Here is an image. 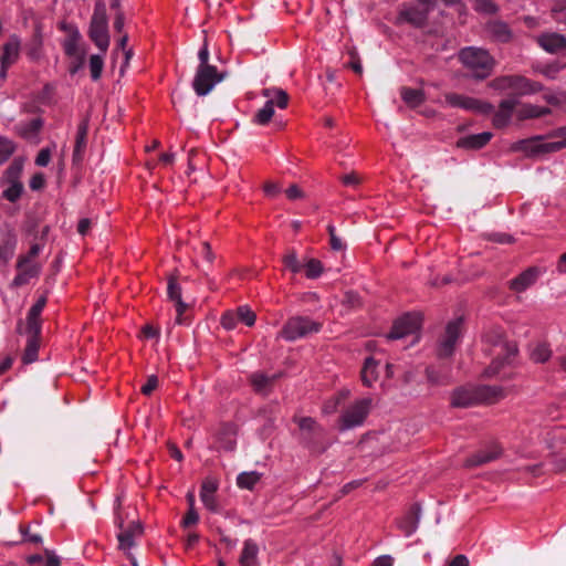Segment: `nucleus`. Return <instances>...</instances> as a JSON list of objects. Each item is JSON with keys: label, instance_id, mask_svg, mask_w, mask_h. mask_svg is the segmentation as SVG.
Segmentation results:
<instances>
[{"label": "nucleus", "instance_id": "nucleus-1", "mask_svg": "<svg viewBox=\"0 0 566 566\" xmlns=\"http://www.w3.org/2000/svg\"><path fill=\"white\" fill-rule=\"evenodd\" d=\"M503 397V390L496 386H461L451 394V406L469 408L478 403H492Z\"/></svg>", "mask_w": 566, "mask_h": 566}, {"label": "nucleus", "instance_id": "nucleus-2", "mask_svg": "<svg viewBox=\"0 0 566 566\" xmlns=\"http://www.w3.org/2000/svg\"><path fill=\"white\" fill-rule=\"evenodd\" d=\"M490 87L499 92L510 91L507 98H520L541 92L544 87L539 82L532 81L523 75H502L490 82Z\"/></svg>", "mask_w": 566, "mask_h": 566}, {"label": "nucleus", "instance_id": "nucleus-3", "mask_svg": "<svg viewBox=\"0 0 566 566\" xmlns=\"http://www.w3.org/2000/svg\"><path fill=\"white\" fill-rule=\"evenodd\" d=\"M459 59L463 65L471 71V74L476 80H484L489 77L495 66V60L484 49L469 46L464 48L459 53Z\"/></svg>", "mask_w": 566, "mask_h": 566}, {"label": "nucleus", "instance_id": "nucleus-4", "mask_svg": "<svg viewBox=\"0 0 566 566\" xmlns=\"http://www.w3.org/2000/svg\"><path fill=\"white\" fill-rule=\"evenodd\" d=\"M432 8L431 0H405L399 7L397 22L408 23L417 29L423 28Z\"/></svg>", "mask_w": 566, "mask_h": 566}, {"label": "nucleus", "instance_id": "nucleus-5", "mask_svg": "<svg viewBox=\"0 0 566 566\" xmlns=\"http://www.w3.org/2000/svg\"><path fill=\"white\" fill-rule=\"evenodd\" d=\"M322 324L305 316H295L287 319L280 332L282 338L294 342L311 334L318 333Z\"/></svg>", "mask_w": 566, "mask_h": 566}, {"label": "nucleus", "instance_id": "nucleus-6", "mask_svg": "<svg viewBox=\"0 0 566 566\" xmlns=\"http://www.w3.org/2000/svg\"><path fill=\"white\" fill-rule=\"evenodd\" d=\"M88 35L102 52L107 51L109 45L108 18L104 4H96L91 19Z\"/></svg>", "mask_w": 566, "mask_h": 566}, {"label": "nucleus", "instance_id": "nucleus-7", "mask_svg": "<svg viewBox=\"0 0 566 566\" xmlns=\"http://www.w3.org/2000/svg\"><path fill=\"white\" fill-rule=\"evenodd\" d=\"M373 400L361 398L349 405L339 418V430L345 431L364 424L371 409Z\"/></svg>", "mask_w": 566, "mask_h": 566}, {"label": "nucleus", "instance_id": "nucleus-8", "mask_svg": "<svg viewBox=\"0 0 566 566\" xmlns=\"http://www.w3.org/2000/svg\"><path fill=\"white\" fill-rule=\"evenodd\" d=\"M492 342L494 346L495 358L485 370V374L489 377L496 375L501 367L505 364H509L517 353L516 344L504 339L503 334L500 332L495 333L494 340Z\"/></svg>", "mask_w": 566, "mask_h": 566}, {"label": "nucleus", "instance_id": "nucleus-9", "mask_svg": "<svg viewBox=\"0 0 566 566\" xmlns=\"http://www.w3.org/2000/svg\"><path fill=\"white\" fill-rule=\"evenodd\" d=\"M463 332V318L458 317L450 321L441 335L439 345L437 348V355L439 358L444 359L453 355L455 346L458 345Z\"/></svg>", "mask_w": 566, "mask_h": 566}, {"label": "nucleus", "instance_id": "nucleus-10", "mask_svg": "<svg viewBox=\"0 0 566 566\" xmlns=\"http://www.w3.org/2000/svg\"><path fill=\"white\" fill-rule=\"evenodd\" d=\"M223 78L224 74L218 72L214 65L198 66L192 81V88L198 96H205Z\"/></svg>", "mask_w": 566, "mask_h": 566}, {"label": "nucleus", "instance_id": "nucleus-11", "mask_svg": "<svg viewBox=\"0 0 566 566\" xmlns=\"http://www.w3.org/2000/svg\"><path fill=\"white\" fill-rule=\"evenodd\" d=\"M446 101L452 107L463 108L482 115H489L493 112L491 103L457 93L447 94Z\"/></svg>", "mask_w": 566, "mask_h": 566}, {"label": "nucleus", "instance_id": "nucleus-12", "mask_svg": "<svg viewBox=\"0 0 566 566\" xmlns=\"http://www.w3.org/2000/svg\"><path fill=\"white\" fill-rule=\"evenodd\" d=\"M421 324V316L417 313H407L395 321L390 333L389 339H400L407 335H412L418 332Z\"/></svg>", "mask_w": 566, "mask_h": 566}, {"label": "nucleus", "instance_id": "nucleus-13", "mask_svg": "<svg viewBox=\"0 0 566 566\" xmlns=\"http://www.w3.org/2000/svg\"><path fill=\"white\" fill-rule=\"evenodd\" d=\"M297 424L303 431V441L314 451H324L325 448L317 442L324 437L325 430L311 417L300 418Z\"/></svg>", "mask_w": 566, "mask_h": 566}, {"label": "nucleus", "instance_id": "nucleus-14", "mask_svg": "<svg viewBox=\"0 0 566 566\" xmlns=\"http://www.w3.org/2000/svg\"><path fill=\"white\" fill-rule=\"evenodd\" d=\"M17 275L14 276L11 286L20 287L29 283L30 279L36 277L40 274L41 265L35 262L27 261L25 259H18Z\"/></svg>", "mask_w": 566, "mask_h": 566}, {"label": "nucleus", "instance_id": "nucleus-15", "mask_svg": "<svg viewBox=\"0 0 566 566\" xmlns=\"http://www.w3.org/2000/svg\"><path fill=\"white\" fill-rule=\"evenodd\" d=\"M218 481L213 478H206L200 488V500L210 512L218 513L220 507L216 499L218 491Z\"/></svg>", "mask_w": 566, "mask_h": 566}, {"label": "nucleus", "instance_id": "nucleus-16", "mask_svg": "<svg viewBox=\"0 0 566 566\" xmlns=\"http://www.w3.org/2000/svg\"><path fill=\"white\" fill-rule=\"evenodd\" d=\"M520 105L516 98L501 101L499 109H493V125L495 128H503L509 125L515 108Z\"/></svg>", "mask_w": 566, "mask_h": 566}, {"label": "nucleus", "instance_id": "nucleus-17", "mask_svg": "<svg viewBox=\"0 0 566 566\" xmlns=\"http://www.w3.org/2000/svg\"><path fill=\"white\" fill-rule=\"evenodd\" d=\"M502 448L497 443H492L485 450H480L465 460L467 468H474L486 464L500 458Z\"/></svg>", "mask_w": 566, "mask_h": 566}, {"label": "nucleus", "instance_id": "nucleus-18", "mask_svg": "<svg viewBox=\"0 0 566 566\" xmlns=\"http://www.w3.org/2000/svg\"><path fill=\"white\" fill-rule=\"evenodd\" d=\"M87 135H88V118H83L78 126L75 136V145L73 150L72 160L74 165H80L83 161L84 154L87 146Z\"/></svg>", "mask_w": 566, "mask_h": 566}, {"label": "nucleus", "instance_id": "nucleus-19", "mask_svg": "<svg viewBox=\"0 0 566 566\" xmlns=\"http://www.w3.org/2000/svg\"><path fill=\"white\" fill-rule=\"evenodd\" d=\"M538 45L551 54L566 50V38L556 32L543 33L537 38Z\"/></svg>", "mask_w": 566, "mask_h": 566}, {"label": "nucleus", "instance_id": "nucleus-20", "mask_svg": "<svg viewBox=\"0 0 566 566\" xmlns=\"http://www.w3.org/2000/svg\"><path fill=\"white\" fill-rule=\"evenodd\" d=\"M545 142L542 136H536L528 139H522L511 146L512 151H521L527 156H535L539 154H547L544 151Z\"/></svg>", "mask_w": 566, "mask_h": 566}, {"label": "nucleus", "instance_id": "nucleus-21", "mask_svg": "<svg viewBox=\"0 0 566 566\" xmlns=\"http://www.w3.org/2000/svg\"><path fill=\"white\" fill-rule=\"evenodd\" d=\"M143 527L139 523L132 522L126 528L117 534L118 547L122 551H128L135 545V538L142 536Z\"/></svg>", "mask_w": 566, "mask_h": 566}, {"label": "nucleus", "instance_id": "nucleus-22", "mask_svg": "<svg viewBox=\"0 0 566 566\" xmlns=\"http://www.w3.org/2000/svg\"><path fill=\"white\" fill-rule=\"evenodd\" d=\"M539 270L535 266L523 271L518 276L510 281V289L516 293L524 292L538 279Z\"/></svg>", "mask_w": 566, "mask_h": 566}, {"label": "nucleus", "instance_id": "nucleus-23", "mask_svg": "<svg viewBox=\"0 0 566 566\" xmlns=\"http://www.w3.org/2000/svg\"><path fill=\"white\" fill-rule=\"evenodd\" d=\"M279 378V375L268 376L263 373H253L250 375V384L253 387V390L259 394L266 396L272 391L274 382Z\"/></svg>", "mask_w": 566, "mask_h": 566}, {"label": "nucleus", "instance_id": "nucleus-24", "mask_svg": "<svg viewBox=\"0 0 566 566\" xmlns=\"http://www.w3.org/2000/svg\"><path fill=\"white\" fill-rule=\"evenodd\" d=\"M237 426L231 422L222 423L218 430L217 438L222 448L226 451H233L237 444Z\"/></svg>", "mask_w": 566, "mask_h": 566}, {"label": "nucleus", "instance_id": "nucleus-25", "mask_svg": "<svg viewBox=\"0 0 566 566\" xmlns=\"http://www.w3.org/2000/svg\"><path fill=\"white\" fill-rule=\"evenodd\" d=\"M20 55V40L18 36L12 35L3 45L0 64L4 67H11L19 59Z\"/></svg>", "mask_w": 566, "mask_h": 566}, {"label": "nucleus", "instance_id": "nucleus-26", "mask_svg": "<svg viewBox=\"0 0 566 566\" xmlns=\"http://www.w3.org/2000/svg\"><path fill=\"white\" fill-rule=\"evenodd\" d=\"M46 305V296L42 295L32 305L27 315V331H33L34 333H41V313Z\"/></svg>", "mask_w": 566, "mask_h": 566}, {"label": "nucleus", "instance_id": "nucleus-27", "mask_svg": "<svg viewBox=\"0 0 566 566\" xmlns=\"http://www.w3.org/2000/svg\"><path fill=\"white\" fill-rule=\"evenodd\" d=\"M27 333L28 340L22 355V361L23 364H32L38 359L41 333H34L33 331H27Z\"/></svg>", "mask_w": 566, "mask_h": 566}, {"label": "nucleus", "instance_id": "nucleus-28", "mask_svg": "<svg viewBox=\"0 0 566 566\" xmlns=\"http://www.w3.org/2000/svg\"><path fill=\"white\" fill-rule=\"evenodd\" d=\"M420 511L419 504L416 503L400 521L399 526L405 532L406 536H410L417 531L420 521Z\"/></svg>", "mask_w": 566, "mask_h": 566}, {"label": "nucleus", "instance_id": "nucleus-29", "mask_svg": "<svg viewBox=\"0 0 566 566\" xmlns=\"http://www.w3.org/2000/svg\"><path fill=\"white\" fill-rule=\"evenodd\" d=\"M43 127V120L38 117L29 122H21L15 126V130L20 137L31 140L38 136Z\"/></svg>", "mask_w": 566, "mask_h": 566}, {"label": "nucleus", "instance_id": "nucleus-30", "mask_svg": "<svg viewBox=\"0 0 566 566\" xmlns=\"http://www.w3.org/2000/svg\"><path fill=\"white\" fill-rule=\"evenodd\" d=\"M488 32L490 36L500 43H507L512 39V31L510 27L503 21H492L488 24Z\"/></svg>", "mask_w": 566, "mask_h": 566}, {"label": "nucleus", "instance_id": "nucleus-31", "mask_svg": "<svg viewBox=\"0 0 566 566\" xmlns=\"http://www.w3.org/2000/svg\"><path fill=\"white\" fill-rule=\"evenodd\" d=\"M492 138V133L490 132H483L480 134H473L465 136L463 138H460L458 140V146L461 148H469V149H480L484 147Z\"/></svg>", "mask_w": 566, "mask_h": 566}, {"label": "nucleus", "instance_id": "nucleus-32", "mask_svg": "<svg viewBox=\"0 0 566 566\" xmlns=\"http://www.w3.org/2000/svg\"><path fill=\"white\" fill-rule=\"evenodd\" d=\"M259 546L252 539L244 541L243 549L240 555L241 566H255L258 563Z\"/></svg>", "mask_w": 566, "mask_h": 566}, {"label": "nucleus", "instance_id": "nucleus-33", "mask_svg": "<svg viewBox=\"0 0 566 566\" xmlns=\"http://www.w3.org/2000/svg\"><path fill=\"white\" fill-rule=\"evenodd\" d=\"M378 361L373 357L366 358L363 369H361V381L366 387H371V385L377 380Z\"/></svg>", "mask_w": 566, "mask_h": 566}, {"label": "nucleus", "instance_id": "nucleus-34", "mask_svg": "<svg viewBox=\"0 0 566 566\" xmlns=\"http://www.w3.org/2000/svg\"><path fill=\"white\" fill-rule=\"evenodd\" d=\"M400 95L402 101L409 107H418L424 102V94L421 90L411 88V87H402L400 91Z\"/></svg>", "mask_w": 566, "mask_h": 566}, {"label": "nucleus", "instance_id": "nucleus-35", "mask_svg": "<svg viewBox=\"0 0 566 566\" xmlns=\"http://www.w3.org/2000/svg\"><path fill=\"white\" fill-rule=\"evenodd\" d=\"M24 160L14 158L3 174V182H21L20 177L23 170Z\"/></svg>", "mask_w": 566, "mask_h": 566}, {"label": "nucleus", "instance_id": "nucleus-36", "mask_svg": "<svg viewBox=\"0 0 566 566\" xmlns=\"http://www.w3.org/2000/svg\"><path fill=\"white\" fill-rule=\"evenodd\" d=\"M553 138L558 140L545 142L544 151L556 153L566 147V127H560L552 134Z\"/></svg>", "mask_w": 566, "mask_h": 566}, {"label": "nucleus", "instance_id": "nucleus-37", "mask_svg": "<svg viewBox=\"0 0 566 566\" xmlns=\"http://www.w3.org/2000/svg\"><path fill=\"white\" fill-rule=\"evenodd\" d=\"M261 480V474L256 471L242 472L237 476V485L240 489L252 491Z\"/></svg>", "mask_w": 566, "mask_h": 566}, {"label": "nucleus", "instance_id": "nucleus-38", "mask_svg": "<svg viewBox=\"0 0 566 566\" xmlns=\"http://www.w3.org/2000/svg\"><path fill=\"white\" fill-rule=\"evenodd\" d=\"M263 96L269 99H273L280 108H285L289 103V95L282 88H264L262 92Z\"/></svg>", "mask_w": 566, "mask_h": 566}, {"label": "nucleus", "instance_id": "nucleus-39", "mask_svg": "<svg viewBox=\"0 0 566 566\" xmlns=\"http://www.w3.org/2000/svg\"><path fill=\"white\" fill-rule=\"evenodd\" d=\"M426 377L431 386H447L451 382L448 375L441 374L432 366L426 368Z\"/></svg>", "mask_w": 566, "mask_h": 566}, {"label": "nucleus", "instance_id": "nucleus-40", "mask_svg": "<svg viewBox=\"0 0 566 566\" xmlns=\"http://www.w3.org/2000/svg\"><path fill=\"white\" fill-rule=\"evenodd\" d=\"M274 115V101L269 99L265 105L259 109L253 118V122L259 125H266Z\"/></svg>", "mask_w": 566, "mask_h": 566}, {"label": "nucleus", "instance_id": "nucleus-41", "mask_svg": "<svg viewBox=\"0 0 566 566\" xmlns=\"http://www.w3.org/2000/svg\"><path fill=\"white\" fill-rule=\"evenodd\" d=\"M9 186L2 192V197L10 201L17 202L24 191L22 182H7Z\"/></svg>", "mask_w": 566, "mask_h": 566}, {"label": "nucleus", "instance_id": "nucleus-42", "mask_svg": "<svg viewBox=\"0 0 566 566\" xmlns=\"http://www.w3.org/2000/svg\"><path fill=\"white\" fill-rule=\"evenodd\" d=\"M17 245V240L12 237H8L0 244V263H7L13 256Z\"/></svg>", "mask_w": 566, "mask_h": 566}, {"label": "nucleus", "instance_id": "nucleus-43", "mask_svg": "<svg viewBox=\"0 0 566 566\" xmlns=\"http://www.w3.org/2000/svg\"><path fill=\"white\" fill-rule=\"evenodd\" d=\"M303 269L306 277L311 280L317 279L323 272V265L317 259H308L306 263L303 264Z\"/></svg>", "mask_w": 566, "mask_h": 566}, {"label": "nucleus", "instance_id": "nucleus-44", "mask_svg": "<svg viewBox=\"0 0 566 566\" xmlns=\"http://www.w3.org/2000/svg\"><path fill=\"white\" fill-rule=\"evenodd\" d=\"M14 150V143L8 139L7 137L0 136V165L6 163L10 158Z\"/></svg>", "mask_w": 566, "mask_h": 566}, {"label": "nucleus", "instance_id": "nucleus-45", "mask_svg": "<svg viewBox=\"0 0 566 566\" xmlns=\"http://www.w3.org/2000/svg\"><path fill=\"white\" fill-rule=\"evenodd\" d=\"M565 67L558 62L548 63L536 67V71L547 78L554 80L560 70Z\"/></svg>", "mask_w": 566, "mask_h": 566}, {"label": "nucleus", "instance_id": "nucleus-46", "mask_svg": "<svg viewBox=\"0 0 566 566\" xmlns=\"http://www.w3.org/2000/svg\"><path fill=\"white\" fill-rule=\"evenodd\" d=\"M104 67V61L101 55L93 54L90 57V71L93 81L99 80Z\"/></svg>", "mask_w": 566, "mask_h": 566}, {"label": "nucleus", "instance_id": "nucleus-47", "mask_svg": "<svg viewBox=\"0 0 566 566\" xmlns=\"http://www.w3.org/2000/svg\"><path fill=\"white\" fill-rule=\"evenodd\" d=\"M238 315V322L245 324L247 326H253L255 323V313L251 311L249 306H239L235 311Z\"/></svg>", "mask_w": 566, "mask_h": 566}, {"label": "nucleus", "instance_id": "nucleus-48", "mask_svg": "<svg viewBox=\"0 0 566 566\" xmlns=\"http://www.w3.org/2000/svg\"><path fill=\"white\" fill-rule=\"evenodd\" d=\"M283 263L284 266L293 273H298L303 269V263L298 261L295 251H291L284 255Z\"/></svg>", "mask_w": 566, "mask_h": 566}, {"label": "nucleus", "instance_id": "nucleus-49", "mask_svg": "<svg viewBox=\"0 0 566 566\" xmlns=\"http://www.w3.org/2000/svg\"><path fill=\"white\" fill-rule=\"evenodd\" d=\"M347 53L349 55V61L345 64L346 67L353 70L356 74L361 75L363 65L356 49H349Z\"/></svg>", "mask_w": 566, "mask_h": 566}, {"label": "nucleus", "instance_id": "nucleus-50", "mask_svg": "<svg viewBox=\"0 0 566 566\" xmlns=\"http://www.w3.org/2000/svg\"><path fill=\"white\" fill-rule=\"evenodd\" d=\"M327 232L329 234L331 248L335 251H342L345 249L343 240L336 234V229L333 224L327 226Z\"/></svg>", "mask_w": 566, "mask_h": 566}, {"label": "nucleus", "instance_id": "nucleus-51", "mask_svg": "<svg viewBox=\"0 0 566 566\" xmlns=\"http://www.w3.org/2000/svg\"><path fill=\"white\" fill-rule=\"evenodd\" d=\"M349 392L346 390V391H340L336 397L335 399L333 400H329L327 401L324 407H323V411L325 413H332L334 411H336L337 409V406L343 401L345 400L347 397H348Z\"/></svg>", "mask_w": 566, "mask_h": 566}, {"label": "nucleus", "instance_id": "nucleus-52", "mask_svg": "<svg viewBox=\"0 0 566 566\" xmlns=\"http://www.w3.org/2000/svg\"><path fill=\"white\" fill-rule=\"evenodd\" d=\"M167 294L171 301L181 297V286L175 276H170L168 280Z\"/></svg>", "mask_w": 566, "mask_h": 566}, {"label": "nucleus", "instance_id": "nucleus-53", "mask_svg": "<svg viewBox=\"0 0 566 566\" xmlns=\"http://www.w3.org/2000/svg\"><path fill=\"white\" fill-rule=\"evenodd\" d=\"M20 533L22 535V542L32 544L42 543V536L31 533L29 525H20Z\"/></svg>", "mask_w": 566, "mask_h": 566}, {"label": "nucleus", "instance_id": "nucleus-54", "mask_svg": "<svg viewBox=\"0 0 566 566\" xmlns=\"http://www.w3.org/2000/svg\"><path fill=\"white\" fill-rule=\"evenodd\" d=\"M520 119L538 118L537 106L532 104H524L517 111Z\"/></svg>", "mask_w": 566, "mask_h": 566}, {"label": "nucleus", "instance_id": "nucleus-55", "mask_svg": "<svg viewBox=\"0 0 566 566\" xmlns=\"http://www.w3.org/2000/svg\"><path fill=\"white\" fill-rule=\"evenodd\" d=\"M238 323V315L235 312L228 311L221 316V325L228 331L235 328Z\"/></svg>", "mask_w": 566, "mask_h": 566}, {"label": "nucleus", "instance_id": "nucleus-56", "mask_svg": "<svg viewBox=\"0 0 566 566\" xmlns=\"http://www.w3.org/2000/svg\"><path fill=\"white\" fill-rule=\"evenodd\" d=\"M551 357V350L546 345H538L532 353V358L537 363H545Z\"/></svg>", "mask_w": 566, "mask_h": 566}, {"label": "nucleus", "instance_id": "nucleus-57", "mask_svg": "<svg viewBox=\"0 0 566 566\" xmlns=\"http://www.w3.org/2000/svg\"><path fill=\"white\" fill-rule=\"evenodd\" d=\"M198 521H199V515H198L196 509H189L181 521V526L184 528H189V527L196 525L198 523Z\"/></svg>", "mask_w": 566, "mask_h": 566}, {"label": "nucleus", "instance_id": "nucleus-58", "mask_svg": "<svg viewBox=\"0 0 566 566\" xmlns=\"http://www.w3.org/2000/svg\"><path fill=\"white\" fill-rule=\"evenodd\" d=\"M158 387V377L150 375L146 382L142 386L140 391L145 396L151 395V392Z\"/></svg>", "mask_w": 566, "mask_h": 566}, {"label": "nucleus", "instance_id": "nucleus-59", "mask_svg": "<svg viewBox=\"0 0 566 566\" xmlns=\"http://www.w3.org/2000/svg\"><path fill=\"white\" fill-rule=\"evenodd\" d=\"M489 240L500 244H512L515 241L511 234L501 232L489 234Z\"/></svg>", "mask_w": 566, "mask_h": 566}, {"label": "nucleus", "instance_id": "nucleus-60", "mask_svg": "<svg viewBox=\"0 0 566 566\" xmlns=\"http://www.w3.org/2000/svg\"><path fill=\"white\" fill-rule=\"evenodd\" d=\"M45 185V178L42 172L34 174L30 179V188L34 191L41 190Z\"/></svg>", "mask_w": 566, "mask_h": 566}, {"label": "nucleus", "instance_id": "nucleus-61", "mask_svg": "<svg viewBox=\"0 0 566 566\" xmlns=\"http://www.w3.org/2000/svg\"><path fill=\"white\" fill-rule=\"evenodd\" d=\"M50 159H51V151L50 149L48 148H43L39 151L36 158H35V164L40 167H45L49 165L50 163Z\"/></svg>", "mask_w": 566, "mask_h": 566}, {"label": "nucleus", "instance_id": "nucleus-62", "mask_svg": "<svg viewBox=\"0 0 566 566\" xmlns=\"http://www.w3.org/2000/svg\"><path fill=\"white\" fill-rule=\"evenodd\" d=\"M342 182L348 187H356L360 184V177L357 172L353 171L350 174L344 175L342 177Z\"/></svg>", "mask_w": 566, "mask_h": 566}, {"label": "nucleus", "instance_id": "nucleus-63", "mask_svg": "<svg viewBox=\"0 0 566 566\" xmlns=\"http://www.w3.org/2000/svg\"><path fill=\"white\" fill-rule=\"evenodd\" d=\"M45 558L43 566H60V558L51 551L44 549Z\"/></svg>", "mask_w": 566, "mask_h": 566}, {"label": "nucleus", "instance_id": "nucleus-64", "mask_svg": "<svg viewBox=\"0 0 566 566\" xmlns=\"http://www.w3.org/2000/svg\"><path fill=\"white\" fill-rule=\"evenodd\" d=\"M394 557L390 555H381L378 556L374 563L373 566H394Z\"/></svg>", "mask_w": 566, "mask_h": 566}]
</instances>
